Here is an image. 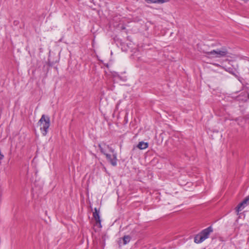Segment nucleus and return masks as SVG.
I'll return each instance as SVG.
<instances>
[{
	"label": "nucleus",
	"mask_w": 249,
	"mask_h": 249,
	"mask_svg": "<svg viewBox=\"0 0 249 249\" xmlns=\"http://www.w3.org/2000/svg\"><path fill=\"white\" fill-rule=\"evenodd\" d=\"M244 202H246V204H249V195L246 197L244 199Z\"/></svg>",
	"instance_id": "11"
},
{
	"label": "nucleus",
	"mask_w": 249,
	"mask_h": 249,
	"mask_svg": "<svg viewBox=\"0 0 249 249\" xmlns=\"http://www.w3.org/2000/svg\"><path fill=\"white\" fill-rule=\"evenodd\" d=\"M170 0H145L147 3H163Z\"/></svg>",
	"instance_id": "7"
},
{
	"label": "nucleus",
	"mask_w": 249,
	"mask_h": 249,
	"mask_svg": "<svg viewBox=\"0 0 249 249\" xmlns=\"http://www.w3.org/2000/svg\"><path fill=\"white\" fill-rule=\"evenodd\" d=\"M203 53L211 57L221 58L229 56V53L225 47L220 49H210L209 51H203Z\"/></svg>",
	"instance_id": "1"
},
{
	"label": "nucleus",
	"mask_w": 249,
	"mask_h": 249,
	"mask_svg": "<svg viewBox=\"0 0 249 249\" xmlns=\"http://www.w3.org/2000/svg\"><path fill=\"white\" fill-rule=\"evenodd\" d=\"M148 146V142H140L137 145V147L140 149L142 150L146 149Z\"/></svg>",
	"instance_id": "8"
},
{
	"label": "nucleus",
	"mask_w": 249,
	"mask_h": 249,
	"mask_svg": "<svg viewBox=\"0 0 249 249\" xmlns=\"http://www.w3.org/2000/svg\"><path fill=\"white\" fill-rule=\"evenodd\" d=\"M131 239V237L129 235H124L123 238V244L126 245L127 243H128L130 240Z\"/></svg>",
	"instance_id": "9"
},
{
	"label": "nucleus",
	"mask_w": 249,
	"mask_h": 249,
	"mask_svg": "<svg viewBox=\"0 0 249 249\" xmlns=\"http://www.w3.org/2000/svg\"><path fill=\"white\" fill-rule=\"evenodd\" d=\"M98 146L99 147V149H100L101 153H103V154H104L105 155H106V154H107V153L106 152L105 150H104V147L102 146V145L99 144Z\"/></svg>",
	"instance_id": "10"
},
{
	"label": "nucleus",
	"mask_w": 249,
	"mask_h": 249,
	"mask_svg": "<svg viewBox=\"0 0 249 249\" xmlns=\"http://www.w3.org/2000/svg\"><path fill=\"white\" fill-rule=\"evenodd\" d=\"M107 147L109 149L110 151L111 152L113 153V154H115L114 153V150L113 149H112V148L110 147L109 145H107Z\"/></svg>",
	"instance_id": "12"
},
{
	"label": "nucleus",
	"mask_w": 249,
	"mask_h": 249,
	"mask_svg": "<svg viewBox=\"0 0 249 249\" xmlns=\"http://www.w3.org/2000/svg\"><path fill=\"white\" fill-rule=\"evenodd\" d=\"M213 231L212 226H209L205 229L203 230L199 234H197L194 238V242L199 244L207 239L210 234Z\"/></svg>",
	"instance_id": "3"
},
{
	"label": "nucleus",
	"mask_w": 249,
	"mask_h": 249,
	"mask_svg": "<svg viewBox=\"0 0 249 249\" xmlns=\"http://www.w3.org/2000/svg\"><path fill=\"white\" fill-rule=\"evenodd\" d=\"M247 97L248 99H249V93L248 94Z\"/></svg>",
	"instance_id": "13"
},
{
	"label": "nucleus",
	"mask_w": 249,
	"mask_h": 249,
	"mask_svg": "<svg viewBox=\"0 0 249 249\" xmlns=\"http://www.w3.org/2000/svg\"><path fill=\"white\" fill-rule=\"evenodd\" d=\"M93 216L96 223H99L101 226V220L99 215V211L96 208H94V212L93 213Z\"/></svg>",
	"instance_id": "5"
},
{
	"label": "nucleus",
	"mask_w": 249,
	"mask_h": 249,
	"mask_svg": "<svg viewBox=\"0 0 249 249\" xmlns=\"http://www.w3.org/2000/svg\"><path fill=\"white\" fill-rule=\"evenodd\" d=\"M40 126V130L43 136H46L48 132V129L50 126V119L48 116L43 114L37 123Z\"/></svg>",
	"instance_id": "2"
},
{
	"label": "nucleus",
	"mask_w": 249,
	"mask_h": 249,
	"mask_svg": "<svg viewBox=\"0 0 249 249\" xmlns=\"http://www.w3.org/2000/svg\"><path fill=\"white\" fill-rule=\"evenodd\" d=\"M106 157L107 160L110 163V164L113 166H115L117 165V154H113L112 155L109 154H106Z\"/></svg>",
	"instance_id": "4"
},
{
	"label": "nucleus",
	"mask_w": 249,
	"mask_h": 249,
	"mask_svg": "<svg viewBox=\"0 0 249 249\" xmlns=\"http://www.w3.org/2000/svg\"><path fill=\"white\" fill-rule=\"evenodd\" d=\"M247 205L246 203L244 202V200L240 202L236 207V212L237 213V214H238L239 212L241 211Z\"/></svg>",
	"instance_id": "6"
}]
</instances>
